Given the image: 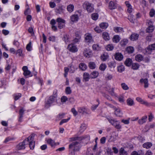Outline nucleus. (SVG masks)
Listing matches in <instances>:
<instances>
[{
  "mask_svg": "<svg viewBox=\"0 0 155 155\" xmlns=\"http://www.w3.org/2000/svg\"><path fill=\"white\" fill-rule=\"evenodd\" d=\"M81 138V140L86 139L87 141L90 140V136L89 135L83 136L79 137H72L71 138V140L74 141L73 142L70 143L69 145V151H73L74 152L75 151H79L81 147V145L80 142L77 141H76L79 140V139Z\"/></svg>",
  "mask_w": 155,
  "mask_h": 155,
  "instance_id": "obj_1",
  "label": "nucleus"
},
{
  "mask_svg": "<svg viewBox=\"0 0 155 155\" xmlns=\"http://www.w3.org/2000/svg\"><path fill=\"white\" fill-rule=\"evenodd\" d=\"M83 8L86 9L88 12H91L94 10L93 5L88 1H85L83 3Z\"/></svg>",
  "mask_w": 155,
  "mask_h": 155,
  "instance_id": "obj_2",
  "label": "nucleus"
},
{
  "mask_svg": "<svg viewBox=\"0 0 155 155\" xmlns=\"http://www.w3.org/2000/svg\"><path fill=\"white\" fill-rule=\"evenodd\" d=\"M57 96V91H54L53 95L50 96L48 99L46 105H48L49 106H50L52 104L56 101Z\"/></svg>",
  "mask_w": 155,
  "mask_h": 155,
  "instance_id": "obj_3",
  "label": "nucleus"
},
{
  "mask_svg": "<svg viewBox=\"0 0 155 155\" xmlns=\"http://www.w3.org/2000/svg\"><path fill=\"white\" fill-rule=\"evenodd\" d=\"M155 50V44L149 45L147 48L143 50V52L145 54H151L153 50Z\"/></svg>",
  "mask_w": 155,
  "mask_h": 155,
  "instance_id": "obj_4",
  "label": "nucleus"
},
{
  "mask_svg": "<svg viewBox=\"0 0 155 155\" xmlns=\"http://www.w3.org/2000/svg\"><path fill=\"white\" fill-rule=\"evenodd\" d=\"M33 137L32 136L29 137L27 139H25L26 144L29 143V146L31 149L33 150L35 147V142L33 140Z\"/></svg>",
  "mask_w": 155,
  "mask_h": 155,
  "instance_id": "obj_5",
  "label": "nucleus"
},
{
  "mask_svg": "<svg viewBox=\"0 0 155 155\" xmlns=\"http://www.w3.org/2000/svg\"><path fill=\"white\" fill-rule=\"evenodd\" d=\"M108 120L117 129H120L121 128V126L120 125V122L119 121L110 119H108Z\"/></svg>",
  "mask_w": 155,
  "mask_h": 155,
  "instance_id": "obj_6",
  "label": "nucleus"
},
{
  "mask_svg": "<svg viewBox=\"0 0 155 155\" xmlns=\"http://www.w3.org/2000/svg\"><path fill=\"white\" fill-rule=\"evenodd\" d=\"M84 56L87 58L91 57L93 55L92 51L89 48H86L84 50Z\"/></svg>",
  "mask_w": 155,
  "mask_h": 155,
  "instance_id": "obj_7",
  "label": "nucleus"
},
{
  "mask_svg": "<svg viewBox=\"0 0 155 155\" xmlns=\"http://www.w3.org/2000/svg\"><path fill=\"white\" fill-rule=\"evenodd\" d=\"M85 40L87 43L93 42L94 41L90 33H86L85 34Z\"/></svg>",
  "mask_w": 155,
  "mask_h": 155,
  "instance_id": "obj_8",
  "label": "nucleus"
},
{
  "mask_svg": "<svg viewBox=\"0 0 155 155\" xmlns=\"http://www.w3.org/2000/svg\"><path fill=\"white\" fill-rule=\"evenodd\" d=\"M114 113L117 117H121L123 115V112L121 109L119 108L114 107Z\"/></svg>",
  "mask_w": 155,
  "mask_h": 155,
  "instance_id": "obj_9",
  "label": "nucleus"
},
{
  "mask_svg": "<svg viewBox=\"0 0 155 155\" xmlns=\"http://www.w3.org/2000/svg\"><path fill=\"white\" fill-rule=\"evenodd\" d=\"M68 48L70 51L73 52H76L78 50L76 46L73 44L69 45L68 46Z\"/></svg>",
  "mask_w": 155,
  "mask_h": 155,
  "instance_id": "obj_10",
  "label": "nucleus"
},
{
  "mask_svg": "<svg viewBox=\"0 0 155 155\" xmlns=\"http://www.w3.org/2000/svg\"><path fill=\"white\" fill-rule=\"evenodd\" d=\"M26 144L25 139L22 142L20 143L17 146L16 148L18 150H24L25 148Z\"/></svg>",
  "mask_w": 155,
  "mask_h": 155,
  "instance_id": "obj_11",
  "label": "nucleus"
},
{
  "mask_svg": "<svg viewBox=\"0 0 155 155\" xmlns=\"http://www.w3.org/2000/svg\"><path fill=\"white\" fill-rule=\"evenodd\" d=\"M117 6V4L112 1H110L109 3L108 7L111 10L116 9Z\"/></svg>",
  "mask_w": 155,
  "mask_h": 155,
  "instance_id": "obj_12",
  "label": "nucleus"
},
{
  "mask_svg": "<svg viewBox=\"0 0 155 155\" xmlns=\"http://www.w3.org/2000/svg\"><path fill=\"white\" fill-rule=\"evenodd\" d=\"M149 23L150 25L146 29V31L147 32L150 33L153 31L154 28V26L153 25L152 22L151 21L149 22Z\"/></svg>",
  "mask_w": 155,
  "mask_h": 155,
  "instance_id": "obj_13",
  "label": "nucleus"
},
{
  "mask_svg": "<svg viewBox=\"0 0 155 155\" xmlns=\"http://www.w3.org/2000/svg\"><path fill=\"white\" fill-rule=\"evenodd\" d=\"M75 37L73 41L74 44H76L79 42L81 39V36L79 34L78 32H77L75 33Z\"/></svg>",
  "mask_w": 155,
  "mask_h": 155,
  "instance_id": "obj_14",
  "label": "nucleus"
},
{
  "mask_svg": "<svg viewBox=\"0 0 155 155\" xmlns=\"http://www.w3.org/2000/svg\"><path fill=\"white\" fill-rule=\"evenodd\" d=\"M22 70L24 71V75L26 76L29 75L31 73V72L28 69V68L26 66H24L22 68Z\"/></svg>",
  "mask_w": 155,
  "mask_h": 155,
  "instance_id": "obj_15",
  "label": "nucleus"
},
{
  "mask_svg": "<svg viewBox=\"0 0 155 155\" xmlns=\"http://www.w3.org/2000/svg\"><path fill=\"white\" fill-rule=\"evenodd\" d=\"M115 59L118 61H120L123 58V55L120 53H117L115 55Z\"/></svg>",
  "mask_w": 155,
  "mask_h": 155,
  "instance_id": "obj_16",
  "label": "nucleus"
},
{
  "mask_svg": "<svg viewBox=\"0 0 155 155\" xmlns=\"http://www.w3.org/2000/svg\"><path fill=\"white\" fill-rule=\"evenodd\" d=\"M125 3L126 5L128 8L127 10L128 12L129 13H131L132 12L133 10V8L132 6L130 4V3L128 1H126Z\"/></svg>",
  "mask_w": 155,
  "mask_h": 155,
  "instance_id": "obj_17",
  "label": "nucleus"
},
{
  "mask_svg": "<svg viewBox=\"0 0 155 155\" xmlns=\"http://www.w3.org/2000/svg\"><path fill=\"white\" fill-rule=\"evenodd\" d=\"M78 19V16L77 15H73L71 16V20L73 22H76L77 21Z\"/></svg>",
  "mask_w": 155,
  "mask_h": 155,
  "instance_id": "obj_18",
  "label": "nucleus"
},
{
  "mask_svg": "<svg viewBox=\"0 0 155 155\" xmlns=\"http://www.w3.org/2000/svg\"><path fill=\"white\" fill-rule=\"evenodd\" d=\"M92 49L95 51H99L101 50V47L97 44H94L92 46Z\"/></svg>",
  "mask_w": 155,
  "mask_h": 155,
  "instance_id": "obj_19",
  "label": "nucleus"
},
{
  "mask_svg": "<svg viewBox=\"0 0 155 155\" xmlns=\"http://www.w3.org/2000/svg\"><path fill=\"white\" fill-rule=\"evenodd\" d=\"M78 111L79 113L84 114H87V110L85 107H81L78 108Z\"/></svg>",
  "mask_w": 155,
  "mask_h": 155,
  "instance_id": "obj_20",
  "label": "nucleus"
},
{
  "mask_svg": "<svg viewBox=\"0 0 155 155\" xmlns=\"http://www.w3.org/2000/svg\"><path fill=\"white\" fill-rule=\"evenodd\" d=\"M99 73L97 71H94L90 74V78L91 79L95 78L98 76Z\"/></svg>",
  "mask_w": 155,
  "mask_h": 155,
  "instance_id": "obj_21",
  "label": "nucleus"
},
{
  "mask_svg": "<svg viewBox=\"0 0 155 155\" xmlns=\"http://www.w3.org/2000/svg\"><path fill=\"white\" fill-rule=\"evenodd\" d=\"M140 83H143L144 85V87L145 88H147L148 87V81L147 79H142L140 80Z\"/></svg>",
  "mask_w": 155,
  "mask_h": 155,
  "instance_id": "obj_22",
  "label": "nucleus"
},
{
  "mask_svg": "<svg viewBox=\"0 0 155 155\" xmlns=\"http://www.w3.org/2000/svg\"><path fill=\"white\" fill-rule=\"evenodd\" d=\"M83 76V79L85 81H88L90 78V75L87 73H84Z\"/></svg>",
  "mask_w": 155,
  "mask_h": 155,
  "instance_id": "obj_23",
  "label": "nucleus"
},
{
  "mask_svg": "<svg viewBox=\"0 0 155 155\" xmlns=\"http://www.w3.org/2000/svg\"><path fill=\"white\" fill-rule=\"evenodd\" d=\"M102 36L103 38L106 41H108L110 39L109 34L107 32H103Z\"/></svg>",
  "mask_w": 155,
  "mask_h": 155,
  "instance_id": "obj_24",
  "label": "nucleus"
},
{
  "mask_svg": "<svg viewBox=\"0 0 155 155\" xmlns=\"http://www.w3.org/2000/svg\"><path fill=\"white\" fill-rule=\"evenodd\" d=\"M152 146V143L150 142H147L144 143L143 145V147L147 149L150 148Z\"/></svg>",
  "mask_w": 155,
  "mask_h": 155,
  "instance_id": "obj_25",
  "label": "nucleus"
},
{
  "mask_svg": "<svg viewBox=\"0 0 155 155\" xmlns=\"http://www.w3.org/2000/svg\"><path fill=\"white\" fill-rule=\"evenodd\" d=\"M74 6L72 4L68 5L67 8V11L70 13L72 12L74 10Z\"/></svg>",
  "mask_w": 155,
  "mask_h": 155,
  "instance_id": "obj_26",
  "label": "nucleus"
},
{
  "mask_svg": "<svg viewBox=\"0 0 155 155\" xmlns=\"http://www.w3.org/2000/svg\"><path fill=\"white\" fill-rule=\"evenodd\" d=\"M132 60L130 58H127L124 62L125 64L127 66H130L132 64Z\"/></svg>",
  "mask_w": 155,
  "mask_h": 155,
  "instance_id": "obj_27",
  "label": "nucleus"
},
{
  "mask_svg": "<svg viewBox=\"0 0 155 155\" xmlns=\"http://www.w3.org/2000/svg\"><path fill=\"white\" fill-rule=\"evenodd\" d=\"M79 68L82 71H85L87 68V66L84 63H81L79 66Z\"/></svg>",
  "mask_w": 155,
  "mask_h": 155,
  "instance_id": "obj_28",
  "label": "nucleus"
},
{
  "mask_svg": "<svg viewBox=\"0 0 155 155\" xmlns=\"http://www.w3.org/2000/svg\"><path fill=\"white\" fill-rule=\"evenodd\" d=\"M87 127V125L84 123L81 124L80 126V131L81 132H84L86 129Z\"/></svg>",
  "mask_w": 155,
  "mask_h": 155,
  "instance_id": "obj_29",
  "label": "nucleus"
},
{
  "mask_svg": "<svg viewBox=\"0 0 155 155\" xmlns=\"http://www.w3.org/2000/svg\"><path fill=\"white\" fill-rule=\"evenodd\" d=\"M147 118V116H145L143 117L141 119L139 120V123L140 124H142L144 123H145L146 122Z\"/></svg>",
  "mask_w": 155,
  "mask_h": 155,
  "instance_id": "obj_30",
  "label": "nucleus"
},
{
  "mask_svg": "<svg viewBox=\"0 0 155 155\" xmlns=\"http://www.w3.org/2000/svg\"><path fill=\"white\" fill-rule=\"evenodd\" d=\"M136 99L137 101L140 102L142 104H144L146 105H148V102L143 101L142 98L139 97H137Z\"/></svg>",
  "mask_w": 155,
  "mask_h": 155,
  "instance_id": "obj_31",
  "label": "nucleus"
},
{
  "mask_svg": "<svg viewBox=\"0 0 155 155\" xmlns=\"http://www.w3.org/2000/svg\"><path fill=\"white\" fill-rule=\"evenodd\" d=\"M138 35L134 33L131 35L130 38L131 40L135 41L137 40L138 38Z\"/></svg>",
  "mask_w": 155,
  "mask_h": 155,
  "instance_id": "obj_32",
  "label": "nucleus"
},
{
  "mask_svg": "<svg viewBox=\"0 0 155 155\" xmlns=\"http://www.w3.org/2000/svg\"><path fill=\"white\" fill-rule=\"evenodd\" d=\"M108 26V24L106 22L102 23L99 25L100 28L102 29H106Z\"/></svg>",
  "mask_w": 155,
  "mask_h": 155,
  "instance_id": "obj_33",
  "label": "nucleus"
},
{
  "mask_svg": "<svg viewBox=\"0 0 155 155\" xmlns=\"http://www.w3.org/2000/svg\"><path fill=\"white\" fill-rule=\"evenodd\" d=\"M48 143L52 147L55 145V143L54 141L51 139H49L47 140Z\"/></svg>",
  "mask_w": 155,
  "mask_h": 155,
  "instance_id": "obj_34",
  "label": "nucleus"
},
{
  "mask_svg": "<svg viewBox=\"0 0 155 155\" xmlns=\"http://www.w3.org/2000/svg\"><path fill=\"white\" fill-rule=\"evenodd\" d=\"M117 71L119 72H122L125 70L124 66L123 65H120L117 67Z\"/></svg>",
  "mask_w": 155,
  "mask_h": 155,
  "instance_id": "obj_35",
  "label": "nucleus"
},
{
  "mask_svg": "<svg viewBox=\"0 0 155 155\" xmlns=\"http://www.w3.org/2000/svg\"><path fill=\"white\" fill-rule=\"evenodd\" d=\"M120 38L119 36L118 35H115L114 36L113 38V41L115 43H117L120 40Z\"/></svg>",
  "mask_w": 155,
  "mask_h": 155,
  "instance_id": "obj_36",
  "label": "nucleus"
},
{
  "mask_svg": "<svg viewBox=\"0 0 155 155\" xmlns=\"http://www.w3.org/2000/svg\"><path fill=\"white\" fill-rule=\"evenodd\" d=\"M113 77L112 74L109 73H107L105 76V79L106 80L109 81L111 80Z\"/></svg>",
  "mask_w": 155,
  "mask_h": 155,
  "instance_id": "obj_37",
  "label": "nucleus"
},
{
  "mask_svg": "<svg viewBox=\"0 0 155 155\" xmlns=\"http://www.w3.org/2000/svg\"><path fill=\"white\" fill-rule=\"evenodd\" d=\"M88 66L90 68L92 69H95L96 67L95 64L93 62H90L89 63Z\"/></svg>",
  "mask_w": 155,
  "mask_h": 155,
  "instance_id": "obj_38",
  "label": "nucleus"
},
{
  "mask_svg": "<svg viewBox=\"0 0 155 155\" xmlns=\"http://www.w3.org/2000/svg\"><path fill=\"white\" fill-rule=\"evenodd\" d=\"M127 104L130 106H132L134 104L133 100L130 98H129L127 101Z\"/></svg>",
  "mask_w": 155,
  "mask_h": 155,
  "instance_id": "obj_39",
  "label": "nucleus"
},
{
  "mask_svg": "<svg viewBox=\"0 0 155 155\" xmlns=\"http://www.w3.org/2000/svg\"><path fill=\"white\" fill-rule=\"evenodd\" d=\"M69 68L70 69V72L71 73H74L76 69H77L76 68H75L74 65H73L71 64H70Z\"/></svg>",
  "mask_w": 155,
  "mask_h": 155,
  "instance_id": "obj_40",
  "label": "nucleus"
},
{
  "mask_svg": "<svg viewBox=\"0 0 155 155\" xmlns=\"http://www.w3.org/2000/svg\"><path fill=\"white\" fill-rule=\"evenodd\" d=\"M114 48L112 44H108L106 46V49L108 51H111Z\"/></svg>",
  "mask_w": 155,
  "mask_h": 155,
  "instance_id": "obj_41",
  "label": "nucleus"
},
{
  "mask_svg": "<svg viewBox=\"0 0 155 155\" xmlns=\"http://www.w3.org/2000/svg\"><path fill=\"white\" fill-rule=\"evenodd\" d=\"M108 66L110 68H114L116 66V64L114 61H111L108 63Z\"/></svg>",
  "mask_w": 155,
  "mask_h": 155,
  "instance_id": "obj_42",
  "label": "nucleus"
},
{
  "mask_svg": "<svg viewBox=\"0 0 155 155\" xmlns=\"http://www.w3.org/2000/svg\"><path fill=\"white\" fill-rule=\"evenodd\" d=\"M91 17L92 19L96 20L98 18V15L97 13H94L91 14Z\"/></svg>",
  "mask_w": 155,
  "mask_h": 155,
  "instance_id": "obj_43",
  "label": "nucleus"
},
{
  "mask_svg": "<svg viewBox=\"0 0 155 155\" xmlns=\"http://www.w3.org/2000/svg\"><path fill=\"white\" fill-rule=\"evenodd\" d=\"M135 59L136 61H140L143 60V58L142 55L138 54L136 56Z\"/></svg>",
  "mask_w": 155,
  "mask_h": 155,
  "instance_id": "obj_44",
  "label": "nucleus"
},
{
  "mask_svg": "<svg viewBox=\"0 0 155 155\" xmlns=\"http://www.w3.org/2000/svg\"><path fill=\"white\" fill-rule=\"evenodd\" d=\"M120 155H127V152L123 148H121L119 151Z\"/></svg>",
  "mask_w": 155,
  "mask_h": 155,
  "instance_id": "obj_45",
  "label": "nucleus"
},
{
  "mask_svg": "<svg viewBox=\"0 0 155 155\" xmlns=\"http://www.w3.org/2000/svg\"><path fill=\"white\" fill-rule=\"evenodd\" d=\"M139 66L140 65L138 64L134 63L132 64V68L133 70H137L139 68Z\"/></svg>",
  "mask_w": 155,
  "mask_h": 155,
  "instance_id": "obj_46",
  "label": "nucleus"
},
{
  "mask_svg": "<svg viewBox=\"0 0 155 155\" xmlns=\"http://www.w3.org/2000/svg\"><path fill=\"white\" fill-rule=\"evenodd\" d=\"M109 56L107 54H103L101 56V59L102 60L105 61L108 58Z\"/></svg>",
  "mask_w": 155,
  "mask_h": 155,
  "instance_id": "obj_47",
  "label": "nucleus"
},
{
  "mask_svg": "<svg viewBox=\"0 0 155 155\" xmlns=\"http://www.w3.org/2000/svg\"><path fill=\"white\" fill-rule=\"evenodd\" d=\"M114 31L117 32H120L123 31V29L120 27H116L114 28Z\"/></svg>",
  "mask_w": 155,
  "mask_h": 155,
  "instance_id": "obj_48",
  "label": "nucleus"
},
{
  "mask_svg": "<svg viewBox=\"0 0 155 155\" xmlns=\"http://www.w3.org/2000/svg\"><path fill=\"white\" fill-rule=\"evenodd\" d=\"M107 68V66L105 64H102L99 67V69L102 71H104Z\"/></svg>",
  "mask_w": 155,
  "mask_h": 155,
  "instance_id": "obj_49",
  "label": "nucleus"
},
{
  "mask_svg": "<svg viewBox=\"0 0 155 155\" xmlns=\"http://www.w3.org/2000/svg\"><path fill=\"white\" fill-rule=\"evenodd\" d=\"M121 85L122 88L125 90H127L129 89V88L127 85L125 83H123L121 84Z\"/></svg>",
  "mask_w": 155,
  "mask_h": 155,
  "instance_id": "obj_50",
  "label": "nucleus"
},
{
  "mask_svg": "<svg viewBox=\"0 0 155 155\" xmlns=\"http://www.w3.org/2000/svg\"><path fill=\"white\" fill-rule=\"evenodd\" d=\"M128 42V41L127 39H124L121 41L120 44L122 46H124L127 44Z\"/></svg>",
  "mask_w": 155,
  "mask_h": 155,
  "instance_id": "obj_51",
  "label": "nucleus"
},
{
  "mask_svg": "<svg viewBox=\"0 0 155 155\" xmlns=\"http://www.w3.org/2000/svg\"><path fill=\"white\" fill-rule=\"evenodd\" d=\"M21 97V94L20 93L16 94H15L14 95V99L15 101Z\"/></svg>",
  "mask_w": 155,
  "mask_h": 155,
  "instance_id": "obj_52",
  "label": "nucleus"
},
{
  "mask_svg": "<svg viewBox=\"0 0 155 155\" xmlns=\"http://www.w3.org/2000/svg\"><path fill=\"white\" fill-rule=\"evenodd\" d=\"M66 93L67 94H70L71 93V88L69 87H66L65 90Z\"/></svg>",
  "mask_w": 155,
  "mask_h": 155,
  "instance_id": "obj_53",
  "label": "nucleus"
},
{
  "mask_svg": "<svg viewBox=\"0 0 155 155\" xmlns=\"http://www.w3.org/2000/svg\"><path fill=\"white\" fill-rule=\"evenodd\" d=\"M127 51L128 53H132L134 51V49L132 47H129L127 48Z\"/></svg>",
  "mask_w": 155,
  "mask_h": 155,
  "instance_id": "obj_54",
  "label": "nucleus"
},
{
  "mask_svg": "<svg viewBox=\"0 0 155 155\" xmlns=\"http://www.w3.org/2000/svg\"><path fill=\"white\" fill-rule=\"evenodd\" d=\"M56 21L58 23H65V21L61 18H58L57 19Z\"/></svg>",
  "mask_w": 155,
  "mask_h": 155,
  "instance_id": "obj_55",
  "label": "nucleus"
},
{
  "mask_svg": "<svg viewBox=\"0 0 155 155\" xmlns=\"http://www.w3.org/2000/svg\"><path fill=\"white\" fill-rule=\"evenodd\" d=\"M68 100V98L67 97L63 96L61 98V101L62 102H65Z\"/></svg>",
  "mask_w": 155,
  "mask_h": 155,
  "instance_id": "obj_56",
  "label": "nucleus"
},
{
  "mask_svg": "<svg viewBox=\"0 0 155 155\" xmlns=\"http://www.w3.org/2000/svg\"><path fill=\"white\" fill-rule=\"evenodd\" d=\"M150 15L151 17L155 16V11L153 9H151L150 12Z\"/></svg>",
  "mask_w": 155,
  "mask_h": 155,
  "instance_id": "obj_57",
  "label": "nucleus"
},
{
  "mask_svg": "<svg viewBox=\"0 0 155 155\" xmlns=\"http://www.w3.org/2000/svg\"><path fill=\"white\" fill-rule=\"evenodd\" d=\"M70 119V117L67 119H64L62 120L60 123V125H61L63 123L67 122Z\"/></svg>",
  "mask_w": 155,
  "mask_h": 155,
  "instance_id": "obj_58",
  "label": "nucleus"
},
{
  "mask_svg": "<svg viewBox=\"0 0 155 155\" xmlns=\"http://www.w3.org/2000/svg\"><path fill=\"white\" fill-rule=\"evenodd\" d=\"M71 111L74 116H76L78 114V112L74 108H72L71 110Z\"/></svg>",
  "mask_w": 155,
  "mask_h": 155,
  "instance_id": "obj_59",
  "label": "nucleus"
},
{
  "mask_svg": "<svg viewBox=\"0 0 155 155\" xmlns=\"http://www.w3.org/2000/svg\"><path fill=\"white\" fill-rule=\"evenodd\" d=\"M64 26L65 23H58V27L59 28H63Z\"/></svg>",
  "mask_w": 155,
  "mask_h": 155,
  "instance_id": "obj_60",
  "label": "nucleus"
},
{
  "mask_svg": "<svg viewBox=\"0 0 155 155\" xmlns=\"http://www.w3.org/2000/svg\"><path fill=\"white\" fill-rule=\"evenodd\" d=\"M128 19L131 22H132L133 23H134V17L133 16H132L131 15H130V16H129L128 17Z\"/></svg>",
  "mask_w": 155,
  "mask_h": 155,
  "instance_id": "obj_61",
  "label": "nucleus"
},
{
  "mask_svg": "<svg viewBox=\"0 0 155 155\" xmlns=\"http://www.w3.org/2000/svg\"><path fill=\"white\" fill-rule=\"evenodd\" d=\"M16 54L19 56H21L22 55V51L21 49L18 50L16 53Z\"/></svg>",
  "mask_w": 155,
  "mask_h": 155,
  "instance_id": "obj_62",
  "label": "nucleus"
},
{
  "mask_svg": "<svg viewBox=\"0 0 155 155\" xmlns=\"http://www.w3.org/2000/svg\"><path fill=\"white\" fill-rule=\"evenodd\" d=\"M94 29L96 32L98 33H100L102 32V31L98 27H96Z\"/></svg>",
  "mask_w": 155,
  "mask_h": 155,
  "instance_id": "obj_63",
  "label": "nucleus"
},
{
  "mask_svg": "<svg viewBox=\"0 0 155 155\" xmlns=\"http://www.w3.org/2000/svg\"><path fill=\"white\" fill-rule=\"evenodd\" d=\"M64 76L65 77H66L68 75V72L69 71V69L67 67L64 68Z\"/></svg>",
  "mask_w": 155,
  "mask_h": 155,
  "instance_id": "obj_64",
  "label": "nucleus"
}]
</instances>
